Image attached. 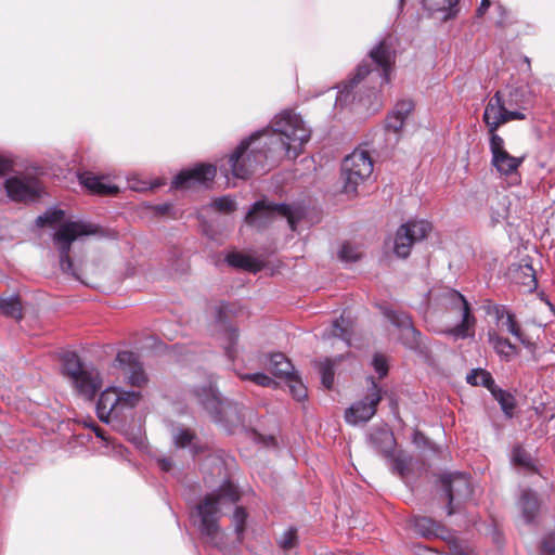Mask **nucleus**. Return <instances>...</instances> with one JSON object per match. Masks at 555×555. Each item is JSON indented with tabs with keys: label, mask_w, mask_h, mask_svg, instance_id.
<instances>
[{
	"label": "nucleus",
	"mask_w": 555,
	"mask_h": 555,
	"mask_svg": "<svg viewBox=\"0 0 555 555\" xmlns=\"http://www.w3.org/2000/svg\"><path fill=\"white\" fill-rule=\"evenodd\" d=\"M413 109L414 102L412 100H401L396 104L392 112L406 119V117Z\"/></svg>",
	"instance_id": "obj_51"
},
{
	"label": "nucleus",
	"mask_w": 555,
	"mask_h": 555,
	"mask_svg": "<svg viewBox=\"0 0 555 555\" xmlns=\"http://www.w3.org/2000/svg\"><path fill=\"white\" fill-rule=\"evenodd\" d=\"M411 525L417 534L427 539L439 538L447 540L450 537V531L446 526L430 517L415 516L411 520Z\"/></svg>",
	"instance_id": "obj_20"
},
{
	"label": "nucleus",
	"mask_w": 555,
	"mask_h": 555,
	"mask_svg": "<svg viewBox=\"0 0 555 555\" xmlns=\"http://www.w3.org/2000/svg\"><path fill=\"white\" fill-rule=\"evenodd\" d=\"M371 383L363 400L352 404L345 412V420L348 424L357 425L370 421L376 413L377 406L383 399L382 388L374 377H369Z\"/></svg>",
	"instance_id": "obj_13"
},
{
	"label": "nucleus",
	"mask_w": 555,
	"mask_h": 555,
	"mask_svg": "<svg viewBox=\"0 0 555 555\" xmlns=\"http://www.w3.org/2000/svg\"><path fill=\"white\" fill-rule=\"evenodd\" d=\"M488 341L493 350L505 361L512 360L518 354V348L509 339L501 336L495 330H489L487 333Z\"/></svg>",
	"instance_id": "obj_22"
},
{
	"label": "nucleus",
	"mask_w": 555,
	"mask_h": 555,
	"mask_svg": "<svg viewBox=\"0 0 555 555\" xmlns=\"http://www.w3.org/2000/svg\"><path fill=\"white\" fill-rule=\"evenodd\" d=\"M417 555H442L437 550L430 548L428 546L420 545L417 547Z\"/></svg>",
	"instance_id": "obj_59"
},
{
	"label": "nucleus",
	"mask_w": 555,
	"mask_h": 555,
	"mask_svg": "<svg viewBox=\"0 0 555 555\" xmlns=\"http://www.w3.org/2000/svg\"><path fill=\"white\" fill-rule=\"evenodd\" d=\"M405 119L399 115H397L395 112H391L385 121V127L389 131H393L395 133L399 132L403 125Z\"/></svg>",
	"instance_id": "obj_47"
},
{
	"label": "nucleus",
	"mask_w": 555,
	"mask_h": 555,
	"mask_svg": "<svg viewBox=\"0 0 555 555\" xmlns=\"http://www.w3.org/2000/svg\"><path fill=\"white\" fill-rule=\"evenodd\" d=\"M276 217H284L287 219L289 228L296 230V219L286 204H272L266 201H257L253 204L251 208L245 217V222L258 230L269 227Z\"/></svg>",
	"instance_id": "obj_9"
},
{
	"label": "nucleus",
	"mask_w": 555,
	"mask_h": 555,
	"mask_svg": "<svg viewBox=\"0 0 555 555\" xmlns=\"http://www.w3.org/2000/svg\"><path fill=\"white\" fill-rule=\"evenodd\" d=\"M408 465L409 463L405 457L396 456L392 460V467L401 477H404L405 472L408 470Z\"/></svg>",
	"instance_id": "obj_53"
},
{
	"label": "nucleus",
	"mask_w": 555,
	"mask_h": 555,
	"mask_svg": "<svg viewBox=\"0 0 555 555\" xmlns=\"http://www.w3.org/2000/svg\"><path fill=\"white\" fill-rule=\"evenodd\" d=\"M217 168L211 164H197L192 168L181 170L172 181L177 190L207 188L216 178Z\"/></svg>",
	"instance_id": "obj_15"
},
{
	"label": "nucleus",
	"mask_w": 555,
	"mask_h": 555,
	"mask_svg": "<svg viewBox=\"0 0 555 555\" xmlns=\"http://www.w3.org/2000/svg\"><path fill=\"white\" fill-rule=\"evenodd\" d=\"M385 317L401 331L400 339L409 349L420 347L421 333L412 322L411 317L402 311L387 309L384 311Z\"/></svg>",
	"instance_id": "obj_16"
},
{
	"label": "nucleus",
	"mask_w": 555,
	"mask_h": 555,
	"mask_svg": "<svg viewBox=\"0 0 555 555\" xmlns=\"http://www.w3.org/2000/svg\"><path fill=\"white\" fill-rule=\"evenodd\" d=\"M500 326L502 330L513 335L520 343H526L525 333L514 313L507 314L506 319L500 323Z\"/></svg>",
	"instance_id": "obj_36"
},
{
	"label": "nucleus",
	"mask_w": 555,
	"mask_h": 555,
	"mask_svg": "<svg viewBox=\"0 0 555 555\" xmlns=\"http://www.w3.org/2000/svg\"><path fill=\"white\" fill-rule=\"evenodd\" d=\"M369 55L375 67L373 68L370 63L362 62L357 67L354 75L344 83L340 96H349L365 79L374 81L373 89L376 85L383 86L390 81V74L396 62L392 43L388 39H384L370 51Z\"/></svg>",
	"instance_id": "obj_2"
},
{
	"label": "nucleus",
	"mask_w": 555,
	"mask_h": 555,
	"mask_svg": "<svg viewBox=\"0 0 555 555\" xmlns=\"http://www.w3.org/2000/svg\"><path fill=\"white\" fill-rule=\"evenodd\" d=\"M493 313H494L498 324L500 325V323H502L506 319L507 314H511L513 312L511 310L506 309L505 306L498 305V306H494Z\"/></svg>",
	"instance_id": "obj_54"
},
{
	"label": "nucleus",
	"mask_w": 555,
	"mask_h": 555,
	"mask_svg": "<svg viewBox=\"0 0 555 555\" xmlns=\"http://www.w3.org/2000/svg\"><path fill=\"white\" fill-rule=\"evenodd\" d=\"M194 395L215 423L228 428L244 424V406L236 402L223 401L211 377H209L207 384L195 388Z\"/></svg>",
	"instance_id": "obj_4"
},
{
	"label": "nucleus",
	"mask_w": 555,
	"mask_h": 555,
	"mask_svg": "<svg viewBox=\"0 0 555 555\" xmlns=\"http://www.w3.org/2000/svg\"><path fill=\"white\" fill-rule=\"evenodd\" d=\"M338 257L341 261L354 262L360 259L361 253L357 246L346 242L341 245Z\"/></svg>",
	"instance_id": "obj_41"
},
{
	"label": "nucleus",
	"mask_w": 555,
	"mask_h": 555,
	"mask_svg": "<svg viewBox=\"0 0 555 555\" xmlns=\"http://www.w3.org/2000/svg\"><path fill=\"white\" fill-rule=\"evenodd\" d=\"M120 414L118 391L116 388H108L100 395L96 402V415L103 423H109Z\"/></svg>",
	"instance_id": "obj_19"
},
{
	"label": "nucleus",
	"mask_w": 555,
	"mask_h": 555,
	"mask_svg": "<svg viewBox=\"0 0 555 555\" xmlns=\"http://www.w3.org/2000/svg\"><path fill=\"white\" fill-rule=\"evenodd\" d=\"M490 0H481L478 9L476 10V16L477 17H482L486 12L488 11V9L490 8Z\"/></svg>",
	"instance_id": "obj_58"
},
{
	"label": "nucleus",
	"mask_w": 555,
	"mask_h": 555,
	"mask_svg": "<svg viewBox=\"0 0 555 555\" xmlns=\"http://www.w3.org/2000/svg\"><path fill=\"white\" fill-rule=\"evenodd\" d=\"M12 167H13L12 160L0 156V176H3L7 172L11 171Z\"/></svg>",
	"instance_id": "obj_57"
},
{
	"label": "nucleus",
	"mask_w": 555,
	"mask_h": 555,
	"mask_svg": "<svg viewBox=\"0 0 555 555\" xmlns=\"http://www.w3.org/2000/svg\"><path fill=\"white\" fill-rule=\"evenodd\" d=\"M157 216H166L172 210V205L169 203L157 204L151 207Z\"/></svg>",
	"instance_id": "obj_55"
},
{
	"label": "nucleus",
	"mask_w": 555,
	"mask_h": 555,
	"mask_svg": "<svg viewBox=\"0 0 555 555\" xmlns=\"http://www.w3.org/2000/svg\"><path fill=\"white\" fill-rule=\"evenodd\" d=\"M142 399V393L140 391H119L118 392V401L120 411L122 409H131L137 406Z\"/></svg>",
	"instance_id": "obj_38"
},
{
	"label": "nucleus",
	"mask_w": 555,
	"mask_h": 555,
	"mask_svg": "<svg viewBox=\"0 0 555 555\" xmlns=\"http://www.w3.org/2000/svg\"><path fill=\"white\" fill-rule=\"evenodd\" d=\"M524 159L525 157H515L505 151L493 156L491 163L498 172L508 176L517 171Z\"/></svg>",
	"instance_id": "obj_26"
},
{
	"label": "nucleus",
	"mask_w": 555,
	"mask_h": 555,
	"mask_svg": "<svg viewBox=\"0 0 555 555\" xmlns=\"http://www.w3.org/2000/svg\"><path fill=\"white\" fill-rule=\"evenodd\" d=\"M270 127L273 135L268 145H275L274 151L279 149L289 159H296L310 140V129L306 127L301 116L291 109L276 115Z\"/></svg>",
	"instance_id": "obj_3"
},
{
	"label": "nucleus",
	"mask_w": 555,
	"mask_h": 555,
	"mask_svg": "<svg viewBox=\"0 0 555 555\" xmlns=\"http://www.w3.org/2000/svg\"><path fill=\"white\" fill-rule=\"evenodd\" d=\"M482 119L488 131H498L501 126L512 120L526 119V114L518 109H509L504 102L503 93L496 91L487 103Z\"/></svg>",
	"instance_id": "obj_12"
},
{
	"label": "nucleus",
	"mask_w": 555,
	"mask_h": 555,
	"mask_svg": "<svg viewBox=\"0 0 555 555\" xmlns=\"http://www.w3.org/2000/svg\"><path fill=\"white\" fill-rule=\"evenodd\" d=\"M373 447L386 457L393 455L396 440L393 434L387 429H376L371 435Z\"/></svg>",
	"instance_id": "obj_25"
},
{
	"label": "nucleus",
	"mask_w": 555,
	"mask_h": 555,
	"mask_svg": "<svg viewBox=\"0 0 555 555\" xmlns=\"http://www.w3.org/2000/svg\"><path fill=\"white\" fill-rule=\"evenodd\" d=\"M243 380H250L262 387H270L275 384L274 380L263 373H254V374H242L240 375Z\"/></svg>",
	"instance_id": "obj_46"
},
{
	"label": "nucleus",
	"mask_w": 555,
	"mask_h": 555,
	"mask_svg": "<svg viewBox=\"0 0 555 555\" xmlns=\"http://www.w3.org/2000/svg\"><path fill=\"white\" fill-rule=\"evenodd\" d=\"M513 460L517 465L527 468L532 466L530 455L521 447H517L513 450Z\"/></svg>",
	"instance_id": "obj_49"
},
{
	"label": "nucleus",
	"mask_w": 555,
	"mask_h": 555,
	"mask_svg": "<svg viewBox=\"0 0 555 555\" xmlns=\"http://www.w3.org/2000/svg\"><path fill=\"white\" fill-rule=\"evenodd\" d=\"M490 134V151L492 154V157L505 152L504 147V140L502 137H500L496 131H489Z\"/></svg>",
	"instance_id": "obj_48"
},
{
	"label": "nucleus",
	"mask_w": 555,
	"mask_h": 555,
	"mask_svg": "<svg viewBox=\"0 0 555 555\" xmlns=\"http://www.w3.org/2000/svg\"><path fill=\"white\" fill-rule=\"evenodd\" d=\"M440 305L443 310L455 318H461V322L453 327L444 331V334L455 339H465L474 337L476 327V317L466 298L455 289H447L440 295Z\"/></svg>",
	"instance_id": "obj_7"
},
{
	"label": "nucleus",
	"mask_w": 555,
	"mask_h": 555,
	"mask_svg": "<svg viewBox=\"0 0 555 555\" xmlns=\"http://www.w3.org/2000/svg\"><path fill=\"white\" fill-rule=\"evenodd\" d=\"M230 311V307L228 304H221L217 308L216 318L217 321L220 323L225 322V319L228 317V312Z\"/></svg>",
	"instance_id": "obj_56"
},
{
	"label": "nucleus",
	"mask_w": 555,
	"mask_h": 555,
	"mask_svg": "<svg viewBox=\"0 0 555 555\" xmlns=\"http://www.w3.org/2000/svg\"><path fill=\"white\" fill-rule=\"evenodd\" d=\"M443 492L448 499V515L456 512L457 507L468 499L473 493L469 478L460 473L443 475L440 478Z\"/></svg>",
	"instance_id": "obj_14"
},
{
	"label": "nucleus",
	"mask_w": 555,
	"mask_h": 555,
	"mask_svg": "<svg viewBox=\"0 0 555 555\" xmlns=\"http://www.w3.org/2000/svg\"><path fill=\"white\" fill-rule=\"evenodd\" d=\"M63 362V372L64 374L73 380L76 376L83 372L87 366L83 365L80 358L75 352H67L62 358Z\"/></svg>",
	"instance_id": "obj_31"
},
{
	"label": "nucleus",
	"mask_w": 555,
	"mask_h": 555,
	"mask_svg": "<svg viewBox=\"0 0 555 555\" xmlns=\"http://www.w3.org/2000/svg\"><path fill=\"white\" fill-rule=\"evenodd\" d=\"M225 334L229 344L225 346L224 351L229 359L234 360V358L236 357L235 345L238 340V330L234 327H229L225 330Z\"/></svg>",
	"instance_id": "obj_43"
},
{
	"label": "nucleus",
	"mask_w": 555,
	"mask_h": 555,
	"mask_svg": "<svg viewBox=\"0 0 555 555\" xmlns=\"http://www.w3.org/2000/svg\"><path fill=\"white\" fill-rule=\"evenodd\" d=\"M70 382L77 392L87 400H93L103 384L100 372L95 367H87Z\"/></svg>",
	"instance_id": "obj_18"
},
{
	"label": "nucleus",
	"mask_w": 555,
	"mask_h": 555,
	"mask_svg": "<svg viewBox=\"0 0 555 555\" xmlns=\"http://www.w3.org/2000/svg\"><path fill=\"white\" fill-rule=\"evenodd\" d=\"M225 260L233 268L244 269L254 273L261 269V266L258 261L237 251L228 254Z\"/></svg>",
	"instance_id": "obj_29"
},
{
	"label": "nucleus",
	"mask_w": 555,
	"mask_h": 555,
	"mask_svg": "<svg viewBox=\"0 0 555 555\" xmlns=\"http://www.w3.org/2000/svg\"><path fill=\"white\" fill-rule=\"evenodd\" d=\"M452 555H472L469 552H466V551H460V552H456Z\"/></svg>",
	"instance_id": "obj_63"
},
{
	"label": "nucleus",
	"mask_w": 555,
	"mask_h": 555,
	"mask_svg": "<svg viewBox=\"0 0 555 555\" xmlns=\"http://www.w3.org/2000/svg\"><path fill=\"white\" fill-rule=\"evenodd\" d=\"M320 372L322 375V384L326 389H331L334 384V369L330 360L324 361L320 365Z\"/></svg>",
	"instance_id": "obj_44"
},
{
	"label": "nucleus",
	"mask_w": 555,
	"mask_h": 555,
	"mask_svg": "<svg viewBox=\"0 0 555 555\" xmlns=\"http://www.w3.org/2000/svg\"><path fill=\"white\" fill-rule=\"evenodd\" d=\"M332 336L341 338L348 345H350V339L352 335V321L341 314L339 319L335 320L332 328Z\"/></svg>",
	"instance_id": "obj_34"
},
{
	"label": "nucleus",
	"mask_w": 555,
	"mask_h": 555,
	"mask_svg": "<svg viewBox=\"0 0 555 555\" xmlns=\"http://www.w3.org/2000/svg\"><path fill=\"white\" fill-rule=\"evenodd\" d=\"M100 232V227L90 222L68 221L60 225L53 235L60 255V267L63 273L70 274L86 285L95 282L101 273V263L96 260H81L77 262L70 257L72 244L82 235H92Z\"/></svg>",
	"instance_id": "obj_1"
},
{
	"label": "nucleus",
	"mask_w": 555,
	"mask_h": 555,
	"mask_svg": "<svg viewBox=\"0 0 555 555\" xmlns=\"http://www.w3.org/2000/svg\"><path fill=\"white\" fill-rule=\"evenodd\" d=\"M504 102L509 109H518L520 112L526 111L530 105L528 92L522 87L512 88L507 96L504 98Z\"/></svg>",
	"instance_id": "obj_28"
},
{
	"label": "nucleus",
	"mask_w": 555,
	"mask_h": 555,
	"mask_svg": "<svg viewBox=\"0 0 555 555\" xmlns=\"http://www.w3.org/2000/svg\"><path fill=\"white\" fill-rule=\"evenodd\" d=\"M431 229V223L425 220L409 221L400 225L393 241V253L399 258L409 257L412 246L425 240Z\"/></svg>",
	"instance_id": "obj_11"
},
{
	"label": "nucleus",
	"mask_w": 555,
	"mask_h": 555,
	"mask_svg": "<svg viewBox=\"0 0 555 555\" xmlns=\"http://www.w3.org/2000/svg\"><path fill=\"white\" fill-rule=\"evenodd\" d=\"M261 137L262 132L251 134L247 140L242 141L230 155L228 164L233 177L248 179L259 167H264L272 150L271 147L264 149L268 143L261 144L259 142Z\"/></svg>",
	"instance_id": "obj_5"
},
{
	"label": "nucleus",
	"mask_w": 555,
	"mask_h": 555,
	"mask_svg": "<svg viewBox=\"0 0 555 555\" xmlns=\"http://www.w3.org/2000/svg\"><path fill=\"white\" fill-rule=\"evenodd\" d=\"M373 172V160L369 152L354 150L346 156L341 165V178L344 181L343 191L348 195H356L358 186L371 177Z\"/></svg>",
	"instance_id": "obj_8"
},
{
	"label": "nucleus",
	"mask_w": 555,
	"mask_h": 555,
	"mask_svg": "<svg viewBox=\"0 0 555 555\" xmlns=\"http://www.w3.org/2000/svg\"><path fill=\"white\" fill-rule=\"evenodd\" d=\"M247 513L244 507L237 506L234 511L232 521L234 525L235 532L241 540L246 527Z\"/></svg>",
	"instance_id": "obj_40"
},
{
	"label": "nucleus",
	"mask_w": 555,
	"mask_h": 555,
	"mask_svg": "<svg viewBox=\"0 0 555 555\" xmlns=\"http://www.w3.org/2000/svg\"><path fill=\"white\" fill-rule=\"evenodd\" d=\"M459 0H423V5L426 10L435 12H447L444 20L455 16Z\"/></svg>",
	"instance_id": "obj_30"
},
{
	"label": "nucleus",
	"mask_w": 555,
	"mask_h": 555,
	"mask_svg": "<svg viewBox=\"0 0 555 555\" xmlns=\"http://www.w3.org/2000/svg\"><path fill=\"white\" fill-rule=\"evenodd\" d=\"M0 312L17 321L23 319V307L18 296L10 298L0 297Z\"/></svg>",
	"instance_id": "obj_32"
},
{
	"label": "nucleus",
	"mask_w": 555,
	"mask_h": 555,
	"mask_svg": "<svg viewBox=\"0 0 555 555\" xmlns=\"http://www.w3.org/2000/svg\"><path fill=\"white\" fill-rule=\"evenodd\" d=\"M373 366L375 371L379 374V377L383 378L388 373V364L387 360L382 354H376L373 359Z\"/></svg>",
	"instance_id": "obj_52"
},
{
	"label": "nucleus",
	"mask_w": 555,
	"mask_h": 555,
	"mask_svg": "<svg viewBox=\"0 0 555 555\" xmlns=\"http://www.w3.org/2000/svg\"><path fill=\"white\" fill-rule=\"evenodd\" d=\"M513 280L516 284L525 287V292H533L538 286L535 271L530 263H519L513 270Z\"/></svg>",
	"instance_id": "obj_24"
},
{
	"label": "nucleus",
	"mask_w": 555,
	"mask_h": 555,
	"mask_svg": "<svg viewBox=\"0 0 555 555\" xmlns=\"http://www.w3.org/2000/svg\"><path fill=\"white\" fill-rule=\"evenodd\" d=\"M466 380L473 386H483L489 389L490 392L496 387L492 375L483 369L473 370L467 375Z\"/></svg>",
	"instance_id": "obj_33"
},
{
	"label": "nucleus",
	"mask_w": 555,
	"mask_h": 555,
	"mask_svg": "<svg viewBox=\"0 0 555 555\" xmlns=\"http://www.w3.org/2000/svg\"><path fill=\"white\" fill-rule=\"evenodd\" d=\"M240 500V493L236 487L231 482L222 483L216 492L208 493L197 505L201 517V532L214 539L219 532V512L222 503H236Z\"/></svg>",
	"instance_id": "obj_6"
},
{
	"label": "nucleus",
	"mask_w": 555,
	"mask_h": 555,
	"mask_svg": "<svg viewBox=\"0 0 555 555\" xmlns=\"http://www.w3.org/2000/svg\"><path fill=\"white\" fill-rule=\"evenodd\" d=\"M518 506L525 521L527 524L532 522L540 509V502L537 493L528 489L522 490L518 501Z\"/></svg>",
	"instance_id": "obj_23"
},
{
	"label": "nucleus",
	"mask_w": 555,
	"mask_h": 555,
	"mask_svg": "<svg viewBox=\"0 0 555 555\" xmlns=\"http://www.w3.org/2000/svg\"><path fill=\"white\" fill-rule=\"evenodd\" d=\"M542 550L546 553H555V543L552 539H545L542 543Z\"/></svg>",
	"instance_id": "obj_60"
},
{
	"label": "nucleus",
	"mask_w": 555,
	"mask_h": 555,
	"mask_svg": "<svg viewBox=\"0 0 555 555\" xmlns=\"http://www.w3.org/2000/svg\"><path fill=\"white\" fill-rule=\"evenodd\" d=\"M4 189L9 198L16 203L36 202L43 193L42 182L30 173L10 177L4 182Z\"/></svg>",
	"instance_id": "obj_10"
},
{
	"label": "nucleus",
	"mask_w": 555,
	"mask_h": 555,
	"mask_svg": "<svg viewBox=\"0 0 555 555\" xmlns=\"http://www.w3.org/2000/svg\"><path fill=\"white\" fill-rule=\"evenodd\" d=\"M491 393L500 403L504 414L511 418L515 409V398L509 392L500 389L498 386L491 391Z\"/></svg>",
	"instance_id": "obj_35"
},
{
	"label": "nucleus",
	"mask_w": 555,
	"mask_h": 555,
	"mask_svg": "<svg viewBox=\"0 0 555 555\" xmlns=\"http://www.w3.org/2000/svg\"><path fill=\"white\" fill-rule=\"evenodd\" d=\"M259 438L266 446H275L276 444V440L273 436H269V437L259 436Z\"/></svg>",
	"instance_id": "obj_62"
},
{
	"label": "nucleus",
	"mask_w": 555,
	"mask_h": 555,
	"mask_svg": "<svg viewBox=\"0 0 555 555\" xmlns=\"http://www.w3.org/2000/svg\"><path fill=\"white\" fill-rule=\"evenodd\" d=\"M95 435H96L98 437L103 438V436H102V429L96 428V429H95Z\"/></svg>",
	"instance_id": "obj_64"
},
{
	"label": "nucleus",
	"mask_w": 555,
	"mask_h": 555,
	"mask_svg": "<svg viewBox=\"0 0 555 555\" xmlns=\"http://www.w3.org/2000/svg\"><path fill=\"white\" fill-rule=\"evenodd\" d=\"M196 435L189 428H179L173 435L175 446L177 448H186L192 444Z\"/></svg>",
	"instance_id": "obj_39"
},
{
	"label": "nucleus",
	"mask_w": 555,
	"mask_h": 555,
	"mask_svg": "<svg viewBox=\"0 0 555 555\" xmlns=\"http://www.w3.org/2000/svg\"><path fill=\"white\" fill-rule=\"evenodd\" d=\"M65 212L62 209H55L52 211H48L42 216H39L36 219V223L39 227H43L46 224H54L64 219Z\"/></svg>",
	"instance_id": "obj_42"
},
{
	"label": "nucleus",
	"mask_w": 555,
	"mask_h": 555,
	"mask_svg": "<svg viewBox=\"0 0 555 555\" xmlns=\"http://www.w3.org/2000/svg\"><path fill=\"white\" fill-rule=\"evenodd\" d=\"M158 464L164 472H169L172 467V463L169 459H159Z\"/></svg>",
	"instance_id": "obj_61"
},
{
	"label": "nucleus",
	"mask_w": 555,
	"mask_h": 555,
	"mask_svg": "<svg viewBox=\"0 0 555 555\" xmlns=\"http://www.w3.org/2000/svg\"><path fill=\"white\" fill-rule=\"evenodd\" d=\"M214 207L220 212L229 214L235 210V203L231 198L223 196L214 201Z\"/></svg>",
	"instance_id": "obj_50"
},
{
	"label": "nucleus",
	"mask_w": 555,
	"mask_h": 555,
	"mask_svg": "<svg viewBox=\"0 0 555 555\" xmlns=\"http://www.w3.org/2000/svg\"><path fill=\"white\" fill-rule=\"evenodd\" d=\"M269 370L279 378H287L294 374V366L284 353L274 352L270 354Z\"/></svg>",
	"instance_id": "obj_27"
},
{
	"label": "nucleus",
	"mask_w": 555,
	"mask_h": 555,
	"mask_svg": "<svg viewBox=\"0 0 555 555\" xmlns=\"http://www.w3.org/2000/svg\"><path fill=\"white\" fill-rule=\"evenodd\" d=\"M116 362L124 371L131 386L140 388L147 383V376L137 353L132 351H120L116 356Z\"/></svg>",
	"instance_id": "obj_17"
},
{
	"label": "nucleus",
	"mask_w": 555,
	"mask_h": 555,
	"mask_svg": "<svg viewBox=\"0 0 555 555\" xmlns=\"http://www.w3.org/2000/svg\"><path fill=\"white\" fill-rule=\"evenodd\" d=\"M285 379L294 399L302 401L307 398V388L295 373Z\"/></svg>",
	"instance_id": "obj_37"
},
{
	"label": "nucleus",
	"mask_w": 555,
	"mask_h": 555,
	"mask_svg": "<svg viewBox=\"0 0 555 555\" xmlns=\"http://www.w3.org/2000/svg\"><path fill=\"white\" fill-rule=\"evenodd\" d=\"M298 537H297V529L296 528H289L284 534L282 535L279 545L283 550H292L297 545Z\"/></svg>",
	"instance_id": "obj_45"
},
{
	"label": "nucleus",
	"mask_w": 555,
	"mask_h": 555,
	"mask_svg": "<svg viewBox=\"0 0 555 555\" xmlns=\"http://www.w3.org/2000/svg\"><path fill=\"white\" fill-rule=\"evenodd\" d=\"M79 179L80 183L90 191V193L95 195H115L119 192V189L116 185L105 183L101 177L95 176L92 172H83L80 175Z\"/></svg>",
	"instance_id": "obj_21"
}]
</instances>
